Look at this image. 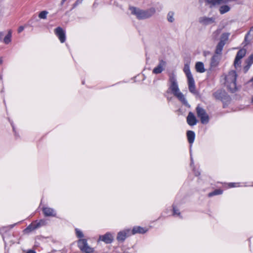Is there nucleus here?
Here are the masks:
<instances>
[{
	"mask_svg": "<svg viewBox=\"0 0 253 253\" xmlns=\"http://www.w3.org/2000/svg\"><path fill=\"white\" fill-rule=\"evenodd\" d=\"M46 222L44 220L42 219L40 220L39 222H35L34 223H31L29 225L25 230V231L27 232L33 231L41 226H43L45 225Z\"/></svg>",
	"mask_w": 253,
	"mask_h": 253,
	"instance_id": "10",
	"label": "nucleus"
},
{
	"mask_svg": "<svg viewBox=\"0 0 253 253\" xmlns=\"http://www.w3.org/2000/svg\"><path fill=\"white\" fill-rule=\"evenodd\" d=\"M187 136L189 143H193L195 139V133L193 131L189 130L187 132Z\"/></svg>",
	"mask_w": 253,
	"mask_h": 253,
	"instance_id": "18",
	"label": "nucleus"
},
{
	"mask_svg": "<svg viewBox=\"0 0 253 253\" xmlns=\"http://www.w3.org/2000/svg\"><path fill=\"white\" fill-rule=\"evenodd\" d=\"M187 123L190 126H194L196 124V123H197L196 119L194 115L192 113H191V112L189 113L187 117Z\"/></svg>",
	"mask_w": 253,
	"mask_h": 253,
	"instance_id": "17",
	"label": "nucleus"
},
{
	"mask_svg": "<svg viewBox=\"0 0 253 253\" xmlns=\"http://www.w3.org/2000/svg\"><path fill=\"white\" fill-rule=\"evenodd\" d=\"M167 63L163 60H160L158 65L153 69L152 73L154 74L161 73L166 69Z\"/></svg>",
	"mask_w": 253,
	"mask_h": 253,
	"instance_id": "9",
	"label": "nucleus"
},
{
	"mask_svg": "<svg viewBox=\"0 0 253 253\" xmlns=\"http://www.w3.org/2000/svg\"><path fill=\"white\" fill-rule=\"evenodd\" d=\"M24 28L25 27L23 26H20L18 29V33H20L22 32L24 30Z\"/></svg>",
	"mask_w": 253,
	"mask_h": 253,
	"instance_id": "32",
	"label": "nucleus"
},
{
	"mask_svg": "<svg viewBox=\"0 0 253 253\" xmlns=\"http://www.w3.org/2000/svg\"><path fill=\"white\" fill-rule=\"evenodd\" d=\"M83 0H77L75 4H78L79 3H81Z\"/></svg>",
	"mask_w": 253,
	"mask_h": 253,
	"instance_id": "35",
	"label": "nucleus"
},
{
	"mask_svg": "<svg viewBox=\"0 0 253 253\" xmlns=\"http://www.w3.org/2000/svg\"><path fill=\"white\" fill-rule=\"evenodd\" d=\"M183 71L186 74L188 81V85L189 91L194 94L196 93L195 81L190 72L189 65L185 64L184 66Z\"/></svg>",
	"mask_w": 253,
	"mask_h": 253,
	"instance_id": "4",
	"label": "nucleus"
},
{
	"mask_svg": "<svg viewBox=\"0 0 253 253\" xmlns=\"http://www.w3.org/2000/svg\"><path fill=\"white\" fill-rule=\"evenodd\" d=\"M252 102L253 103V96L252 98Z\"/></svg>",
	"mask_w": 253,
	"mask_h": 253,
	"instance_id": "41",
	"label": "nucleus"
},
{
	"mask_svg": "<svg viewBox=\"0 0 253 253\" xmlns=\"http://www.w3.org/2000/svg\"><path fill=\"white\" fill-rule=\"evenodd\" d=\"M197 114L198 118L201 120V122L203 124H207L209 121V117L206 111L200 106L196 108Z\"/></svg>",
	"mask_w": 253,
	"mask_h": 253,
	"instance_id": "5",
	"label": "nucleus"
},
{
	"mask_svg": "<svg viewBox=\"0 0 253 253\" xmlns=\"http://www.w3.org/2000/svg\"><path fill=\"white\" fill-rule=\"evenodd\" d=\"M248 61H249V62H250L251 63H252V64L253 63V54H252L249 58L248 59H247Z\"/></svg>",
	"mask_w": 253,
	"mask_h": 253,
	"instance_id": "33",
	"label": "nucleus"
},
{
	"mask_svg": "<svg viewBox=\"0 0 253 253\" xmlns=\"http://www.w3.org/2000/svg\"><path fill=\"white\" fill-rule=\"evenodd\" d=\"M230 9V8L228 5H222L219 8V12L220 14H223L228 12Z\"/></svg>",
	"mask_w": 253,
	"mask_h": 253,
	"instance_id": "24",
	"label": "nucleus"
},
{
	"mask_svg": "<svg viewBox=\"0 0 253 253\" xmlns=\"http://www.w3.org/2000/svg\"><path fill=\"white\" fill-rule=\"evenodd\" d=\"M12 37V30H9L7 35L3 39V42L5 44H8L11 42V38Z\"/></svg>",
	"mask_w": 253,
	"mask_h": 253,
	"instance_id": "20",
	"label": "nucleus"
},
{
	"mask_svg": "<svg viewBox=\"0 0 253 253\" xmlns=\"http://www.w3.org/2000/svg\"><path fill=\"white\" fill-rule=\"evenodd\" d=\"M174 12L173 11H169L167 15V20L169 22L172 23L174 21Z\"/></svg>",
	"mask_w": 253,
	"mask_h": 253,
	"instance_id": "25",
	"label": "nucleus"
},
{
	"mask_svg": "<svg viewBox=\"0 0 253 253\" xmlns=\"http://www.w3.org/2000/svg\"><path fill=\"white\" fill-rule=\"evenodd\" d=\"M36 253L35 252L33 251H32V250H30V251H29L27 253Z\"/></svg>",
	"mask_w": 253,
	"mask_h": 253,
	"instance_id": "37",
	"label": "nucleus"
},
{
	"mask_svg": "<svg viewBox=\"0 0 253 253\" xmlns=\"http://www.w3.org/2000/svg\"><path fill=\"white\" fill-rule=\"evenodd\" d=\"M221 55H219V54H217L215 53V54H214L211 59V67L212 68H215L216 67H217L218 64H219V63L221 60Z\"/></svg>",
	"mask_w": 253,
	"mask_h": 253,
	"instance_id": "14",
	"label": "nucleus"
},
{
	"mask_svg": "<svg viewBox=\"0 0 253 253\" xmlns=\"http://www.w3.org/2000/svg\"><path fill=\"white\" fill-rule=\"evenodd\" d=\"M75 231L76 235L78 238H83L84 237V234L81 230L76 229Z\"/></svg>",
	"mask_w": 253,
	"mask_h": 253,
	"instance_id": "29",
	"label": "nucleus"
},
{
	"mask_svg": "<svg viewBox=\"0 0 253 253\" xmlns=\"http://www.w3.org/2000/svg\"><path fill=\"white\" fill-rule=\"evenodd\" d=\"M4 34L2 32H0V40H1L3 38Z\"/></svg>",
	"mask_w": 253,
	"mask_h": 253,
	"instance_id": "34",
	"label": "nucleus"
},
{
	"mask_svg": "<svg viewBox=\"0 0 253 253\" xmlns=\"http://www.w3.org/2000/svg\"><path fill=\"white\" fill-rule=\"evenodd\" d=\"M232 0H207L208 2L212 4H216L222 2H227Z\"/></svg>",
	"mask_w": 253,
	"mask_h": 253,
	"instance_id": "23",
	"label": "nucleus"
},
{
	"mask_svg": "<svg viewBox=\"0 0 253 253\" xmlns=\"http://www.w3.org/2000/svg\"><path fill=\"white\" fill-rule=\"evenodd\" d=\"M222 193V191L220 189H217L214 190L213 192L210 193L209 194V197H211L214 195H220Z\"/></svg>",
	"mask_w": 253,
	"mask_h": 253,
	"instance_id": "27",
	"label": "nucleus"
},
{
	"mask_svg": "<svg viewBox=\"0 0 253 253\" xmlns=\"http://www.w3.org/2000/svg\"><path fill=\"white\" fill-rule=\"evenodd\" d=\"M224 45L225 43H223V42H219L218 43L216 46L215 53L217 54L221 55L222 50Z\"/></svg>",
	"mask_w": 253,
	"mask_h": 253,
	"instance_id": "22",
	"label": "nucleus"
},
{
	"mask_svg": "<svg viewBox=\"0 0 253 253\" xmlns=\"http://www.w3.org/2000/svg\"><path fill=\"white\" fill-rule=\"evenodd\" d=\"M246 64L247 65L244 67V72H247L249 68H250L251 66L252 65V63L249 62L248 60H246Z\"/></svg>",
	"mask_w": 253,
	"mask_h": 253,
	"instance_id": "28",
	"label": "nucleus"
},
{
	"mask_svg": "<svg viewBox=\"0 0 253 253\" xmlns=\"http://www.w3.org/2000/svg\"><path fill=\"white\" fill-rule=\"evenodd\" d=\"M54 31L56 35L58 37L61 42H64L66 40V36L65 33L63 29L58 27L54 30Z\"/></svg>",
	"mask_w": 253,
	"mask_h": 253,
	"instance_id": "13",
	"label": "nucleus"
},
{
	"mask_svg": "<svg viewBox=\"0 0 253 253\" xmlns=\"http://www.w3.org/2000/svg\"><path fill=\"white\" fill-rule=\"evenodd\" d=\"M246 53V50L245 49H241L238 51L234 61V66L236 68L240 67L241 59L245 56Z\"/></svg>",
	"mask_w": 253,
	"mask_h": 253,
	"instance_id": "7",
	"label": "nucleus"
},
{
	"mask_svg": "<svg viewBox=\"0 0 253 253\" xmlns=\"http://www.w3.org/2000/svg\"><path fill=\"white\" fill-rule=\"evenodd\" d=\"M191 165L192 166V165L193 164V160L192 158V157H191Z\"/></svg>",
	"mask_w": 253,
	"mask_h": 253,
	"instance_id": "39",
	"label": "nucleus"
},
{
	"mask_svg": "<svg viewBox=\"0 0 253 253\" xmlns=\"http://www.w3.org/2000/svg\"><path fill=\"white\" fill-rule=\"evenodd\" d=\"M43 214L46 216H55L56 215L55 211L49 207H44L42 208Z\"/></svg>",
	"mask_w": 253,
	"mask_h": 253,
	"instance_id": "15",
	"label": "nucleus"
},
{
	"mask_svg": "<svg viewBox=\"0 0 253 253\" xmlns=\"http://www.w3.org/2000/svg\"><path fill=\"white\" fill-rule=\"evenodd\" d=\"M48 13V12L46 10L42 11L39 14V17L40 19H45Z\"/></svg>",
	"mask_w": 253,
	"mask_h": 253,
	"instance_id": "26",
	"label": "nucleus"
},
{
	"mask_svg": "<svg viewBox=\"0 0 253 253\" xmlns=\"http://www.w3.org/2000/svg\"><path fill=\"white\" fill-rule=\"evenodd\" d=\"M237 74L235 71H231L225 76V84L231 92L236 90Z\"/></svg>",
	"mask_w": 253,
	"mask_h": 253,
	"instance_id": "3",
	"label": "nucleus"
},
{
	"mask_svg": "<svg viewBox=\"0 0 253 253\" xmlns=\"http://www.w3.org/2000/svg\"><path fill=\"white\" fill-rule=\"evenodd\" d=\"M78 244L81 250L86 253H92L94 251L93 249L88 245L87 241L85 239H80Z\"/></svg>",
	"mask_w": 253,
	"mask_h": 253,
	"instance_id": "6",
	"label": "nucleus"
},
{
	"mask_svg": "<svg viewBox=\"0 0 253 253\" xmlns=\"http://www.w3.org/2000/svg\"><path fill=\"white\" fill-rule=\"evenodd\" d=\"M129 10L132 14L135 15L138 19H142L152 16L156 12L155 8H151L147 10H143L139 8L131 7Z\"/></svg>",
	"mask_w": 253,
	"mask_h": 253,
	"instance_id": "2",
	"label": "nucleus"
},
{
	"mask_svg": "<svg viewBox=\"0 0 253 253\" xmlns=\"http://www.w3.org/2000/svg\"><path fill=\"white\" fill-rule=\"evenodd\" d=\"M200 173L199 171H195V175L196 176H198L199 175H200Z\"/></svg>",
	"mask_w": 253,
	"mask_h": 253,
	"instance_id": "36",
	"label": "nucleus"
},
{
	"mask_svg": "<svg viewBox=\"0 0 253 253\" xmlns=\"http://www.w3.org/2000/svg\"><path fill=\"white\" fill-rule=\"evenodd\" d=\"M66 1V0H62L61 4H63V3Z\"/></svg>",
	"mask_w": 253,
	"mask_h": 253,
	"instance_id": "40",
	"label": "nucleus"
},
{
	"mask_svg": "<svg viewBox=\"0 0 253 253\" xmlns=\"http://www.w3.org/2000/svg\"><path fill=\"white\" fill-rule=\"evenodd\" d=\"M230 34L229 33H223L220 37V42H222L223 43H226V42L228 41L229 37Z\"/></svg>",
	"mask_w": 253,
	"mask_h": 253,
	"instance_id": "21",
	"label": "nucleus"
},
{
	"mask_svg": "<svg viewBox=\"0 0 253 253\" xmlns=\"http://www.w3.org/2000/svg\"><path fill=\"white\" fill-rule=\"evenodd\" d=\"M148 229L146 228H143L140 226L134 227L131 231V234H135L136 233L144 234L147 231Z\"/></svg>",
	"mask_w": 253,
	"mask_h": 253,
	"instance_id": "16",
	"label": "nucleus"
},
{
	"mask_svg": "<svg viewBox=\"0 0 253 253\" xmlns=\"http://www.w3.org/2000/svg\"><path fill=\"white\" fill-rule=\"evenodd\" d=\"M199 22L203 25L211 24L215 22V18L213 17H209L206 16H201L199 18Z\"/></svg>",
	"mask_w": 253,
	"mask_h": 253,
	"instance_id": "12",
	"label": "nucleus"
},
{
	"mask_svg": "<svg viewBox=\"0 0 253 253\" xmlns=\"http://www.w3.org/2000/svg\"><path fill=\"white\" fill-rule=\"evenodd\" d=\"M169 89L171 90L172 94L183 104L186 106H188V103L184 95L179 90L176 78L174 74H171L169 75Z\"/></svg>",
	"mask_w": 253,
	"mask_h": 253,
	"instance_id": "1",
	"label": "nucleus"
},
{
	"mask_svg": "<svg viewBox=\"0 0 253 253\" xmlns=\"http://www.w3.org/2000/svg\"><path fill=\"white\" fill-rule=\"evenodd\" d=\"M196 69L198 72L204 73L205 71L204 64L202 62H198L196 64Z\"/></svg>",
	"mask_w": 253,
	"mask_h": 253,
	"instance_id": "19",
	"label": "nucleus"
},
{
	"mask_svg": "<svg viewBox=\"0 0 253 253\" xmlns=\"http://www.w3.org/2000/svg\"><path fill=\"white\" fill-rule=\"evenodd\" d=\"M3 60L2 58L0 57V64H1L2 63Z\"/></svg>",
	"mask_w": 253,
	"mask_h": 253,
	"instance_id": "38",
	"label": "nucleus"
},
{
	"mask_svg": "<svg viewBox=\"0 0 253 253\" xmlns=\"http://www.w3.org/2000/svg\"><path fill=\"white\" fill-rule=\"evenodd\" d=\"M131 235L130 229H125L120 231L117 235V240L119 242H123L128 236Z\"/></svg>",
	"mask_w": 253,
	"mask_h": 253,
	"instance_id": "11",
	"label": "nucleus"
},
{
	"mask_svg": "<svg viewBox=\"0 0 253 253\" xmlns=\"http://www.w3.org/2000/svg\"><path fill=\"white\" fill-rule=\"evenodd\" d=\"M114 240V234H112L110 232H107L103 235H100L99 236L97 242H99L100 241L104 242L106 244L111 243Z\"/></svg>",
	"mask_w": 253,
	"mask_h": 253,
	"instance_id": "8",
	"label": "nucleus"
},
{
	"mask_svg": "<svg viewBox=\"0 0 253 253\" xmlns=\"http://www.w3.org/2000/svg\"><path fill=\"white\" fill-rule=\"evenodd\" d=\"M239 186V184L238 183H230L229 184V187H236Z\"/></svg>",
	"mask_w": 253,
	"mask_h": 253,
	"instance_id": "30",
	"label": "nucleus"
},
{
	"mask_svg": "<svg viewBox=\"0 0 253 253\" xmlns=\"http://www.w3.org/2000/svg\"><path fill=\"white\" fill-rule=\"evenodd\" d=\"M173 212L174 215H179L180 212L177 209H176L174 207L173 208Z\"/></svg>",
	"mask_w": 253,
	"mask_h": 253,
	"instance_id": "31",
	"label": "nucleus"
}]
</instances>
